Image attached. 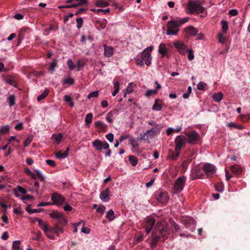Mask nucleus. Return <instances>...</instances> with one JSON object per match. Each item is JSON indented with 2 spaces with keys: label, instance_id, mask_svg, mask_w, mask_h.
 Masks as SVG:
<instances>
[{
  "label": "nucleus",
  "instance_id": "1",
  "mask_svg": "<svg viewBox=\"0 0 250 250\" xmlns=\"http://www.w3.org/2000/svg\"><path fill=\"white\" fill-rule=\"evenodd\" d=\"M168 228L166 222L162 221L157 224L152 232V240L150 245L155 246L158 242H163L168 235Z\"/></svg>",
  "mask_w": 250,
  "mask_h": 250
},
{
  "label": "nucleus",
  "instance_id": "2",
  "mask_svg": "<svg viewBox=\"0 0 250 250\" xmlns=\"http://www.w3.org/2000/svg\"><path fill=\"white\" fill-rule=\"evenodd\" d=\"M175 150L174 152L172 151L170 154V159L176 160L179 156L181 149L184 147L187 141V138L184 135H178L175 139Z\"/></svg>",
  "mask_w": 250,
  "mask_h": 250
},
{
  "label": "nucleus",
  "instance_id": "3",
  "mask_svg": "<svg viewBox=\"0 0 250 250\" xmlns=\"http://www.w3.org/2000/svg\"><path fill=\"white\" fill-rule=\"evenodd\" d=\"M186 12L189 15L202 13L204 11V8L201 5L199 0L189 1L185 8Z\"/></svg>",
  "mask_w": 250,
  "mask_h": 250
},
{
  "label": "nucleus",
  "instance_id": "4",
  "mask_svg": "<svg viewBox=\"0 0 250 250\" xmlns=\"http://www.w3.org/2000/svg\"><path fill=\"white\" fill-rule=\"evenodd\" d=\"M163 127L162 124L157 125V126L152 127L148 129L146 132L140 134V137L138 138L139 140H148L153 137L159 134Z\"/></svg>",
  "mask_w": 250,
  "mask_h": 250
},
{
  "label": "nucleus",
  "instance_id": "5",
  "mask_svg": "<svg viewBox=\"0 0 250 250\" xmlns=\"http://www.w3.org/2000/svg\"><path fill=\"white\" fill-rule=\"evenodd\" d=\"M167 30L166 34L167 35H176L179 32L180 26L176 21L170 20L167 23Z\"/></svg>",
  "mask_w": 250,
  "mask_h": 250
},
{
  "label": "nucleus",
  "instance_id": "6",
  "mask_svg": "<svg viewBox=\"0 0 250 250\" xmlns=\"http://www.w3.org/2000/svg\"><path fill=\"white\" fill-rule=\"evenodd\" d=\"M186 179L184 176L179 177L174 183L173 194L181 192L184 189Z\"/></svg>",
  "mask_w": 250,
  "mask_h": 250
},
{
  "label": "nucleus",
  "instance_id": "7",
  "mask_svg": "<svg viewBox=\"0 0 250 250\" xmlns=\"http://www.w3.org/2000/svg\"><path fill=\"white\" fill-rule=\"evenodd\" d=\"M187 141L190 144L195 145L200 141V135L195 130L186 134Z\"/></svg>",
  "mask_w": 250,
  "mask_h": 250
},
{
  "label": "nucleus",
  "instance_id": "8",
  "mask_svg": "<svg viewBox=\"0 0 250 250\" xmlns=\"http://www.w3.org/2000/svg\"><path fill=\"white\" fill-rule=\"evenodd\" d=\"M153 46H151L146 48L142 53L141 58L145 62V64L149 66L151 63L152 57L150 53L152 50Z\"/></svg>",
  "mask_w": 250,
  "mask_h": 250
},
{
  "label": "nucleus",
  "instance_id": "9",
  "mask_svg": "<svg viewBox=\"0 0 250 250\" xmlns=\"http://www.w3.org/2000/svg\"><path fill=\"white\" fill-rule=\"evenodd\" d=\"M92 146L98 151H101L102 149H107L109 147V144L106 142H102L99 139H96L93 141Z\"/></svg>",
  "mask_w": 250,
  "mask_h": 250
},
{
  "label": "nucleus",
  "instance_id": "10",
  "mask_svg": "<svg viewBox=\"0 0 250 250\" xmlns=\"http://www.w3.org/2000/svg\"><path fill=\"white\" fill-rule=\"evenodd\" d=\"M155 196L156 200L163 204L167 203L169 200V196L166 192L157 191L155 193Z\"/></svg>",
  "mask_w": 250,
  "mask_h": 250
},
{
  "label": "nucleus",
  "instance_id": "11",
  "mask_svg": "<svg viewBox=\"0 0 250 250\" xmlns=\"http://www.w3.org/2000/svg\"><path fill=\"white\" fill-rule=\"evenodd\" d=\"M51 200L52 201L53 205L60 206L62 205L65 201L64 198L60 194L58 193H54L51 196Z\"/></svg>",
  "mask_w": 250,
  "mask_h": 250
},
{
  "label": "nucleus",
  "instance_id": "12",
  "mask_svg": "<svg viewBox=\"0 0 250 250\" xmlns=\"http://www.w3.org/2000/svg\"><path fill=\"white\" fill-rule=\"evenodd\" d=\"M203 170L207 178H209L215 172L216 168L213 165L207 163L203 167Z\"/></svg>",
  "mask_w": 250,
  "mask_h": 250
},
{
  "label": "nucleus",
  "instance_id": "13",
  "mask_svg": "<svg viewBox=\"0 0 250 250\" xmlns=\"http://www.w3.org/2000/svg\"><path fill=\"white\" fill-rule=\"evenodd\" d=\"M174 46L182 55H185L188 49L187 46L183 43L180 42H176L173 43Z\"/></svg>",
  "mask_w": 250,
  "mask_h": 250
},
{
  "label": "nucleus",
  "instance_id": "14",
  "mask_svg": "<svg viewBox=\"0 0 250 250\" xmlns=\"http://www.w3.org/2000/svg\"><path fill=\"white\" fill-rule=\"evenodd\" d=\"M203 169L202 168H194L191 170V178L192 179H195L197 178H203L204 176L203 173Z\"/></svg>",
  "mask_w": 250,
  "mask_h": 250
},
{
  "label": "nucleus",
  "instance_id": "15",
  "mask_svg": "<svg viewBox=\"0 0 250 250\" xmlns=\"http://www.w3.org/2000/svg\"><path fill=\"white\" fill-rule=\"evenodd\" d=\"M184 31L187 36L191 37L195 36L198 33V30L192 26L186 27Z\"/></svg>",
  "mask_w": 250,
  "mask_h": 250
},
{
  "label": "nucleus",
  "instance_id": "16",
  "mask_svg": "<svg viewBox=\"0 0 250 250\" xmlns=\"http://www.w3.org/2000/svg\"><path fill=\"white\" fill-rule=\"evenodd\" d=\"M119 114V110L117 109H114L109 112L106 116V119L110 123L113 122V118L117 117Z\"/></svg>",
  "mask_w": 250,
  "mask_h": 250
},
{
  "label": "nucleus",
  "instance_id": "17",
  "mask_svg": "<svg viewBox=\"0 0 250 250\" xmlns=\"http://www.w3.org/2000/svg\"><path fill=\"white\" fill-rule=\"evenodd\" d=\"M110 189L108 188H106L104 190L102 191L100 194V198L103 202H108L110 198L109 197V193Z\"/></svg>",
  "mask_w": 250,
  "mask_h": 250
},
{
  "label": "nucleus",
  "instance_id": "18",
  "mask_svg": "<svg viewBox=\"0 0 250 250\" xmlns=\"http://www.w3.org/2000/svg\"><path fill=\"white\" fill-rule=\"evenodd\" d=\"M104 55L107 58L111 57L114 53V48L110 46H107L106 44L104 45Z\"/></svg>",
  "mask_w": 250,
  "mask_h": 250
},
{
  "label": "nucleus",
  "instance_id": "19",
  "mask_svg": "<svg viewBox=\"0 0 250 250\" xmlns=\"http://www.w3.org/2000/svg\"><path fill=\"white\" fill-rule=\"evenodd\" d=\"M62 214V213H61L57 210H54L52 212L49 213V216L52 219H56L58 220Z\"/></svg>",
  "mask_w": 250,
  "mask_h": 250
},
{
  "label": "nucleus",
  "instance_id": "20",
  "mask_svg": "<svg viewBox=\"0 0 250 250\" xmlns=\"http://www.w3.org/2000/svg\"><path fill=\"white\" fill-rule=\"evenodd\" d=\"M44 232L48 238L52 240L55 239L54 231L53 228H48Z\"/></svg>",
  "mask_w": 250,
  "mask_h": 250
},
{
  "label": "nucleus",
  "instance_id": "21",
  "mask_svg": "<svg viewBox=\"0 0 250 250\" xmlns=\"http://www.w3.org/2000/svg\"><path fill=\"white\" fill-rule=\"evenodd\" d=\"M231 170L234 173L237 175L240 174L242 171V167L238 165L231 166Z\"/></svg>",
  "mask_w": 250,
  "mask_h": 250
},
{
  "label": "nucleus",
  "instance_id": "22",
  "mask_svg": "<svg viewBox=\"0 0 250 250\" xmlns=\"http://www.w3.org/2000/svg\"><path fill=\"white\" fill-rule=\"evenodd\" d=\"M53 229L54 233H56L57 236H59L60 233H62L63 232V229L59 225L58 223L56 224Z\"/></svg>",
  "mask_w": 250,
  "mask_h": 250
},
{
  "label": "nucleus",
  "instance_id": "23",
  "mask_svg": "<svg viewBox=\"0 0 250 250\" xmlns=\"http://www.w3.org/2000/svg\"><path fill=\"white\" fill-rule=\"evenodd\" d=\"M223 97V95L221 92L215 93L212 96L213 100L216 102H220Z\"/></svg>",
  "mask_w": 250,
  "mask_h": 250
},
{
  "label": "nucleus",
  "instance_id": "24",
  "mask_svg": "<svg viewBox=\"0 0 250 250\" xmlns=\"http://www.w3.org/2000/svg\"><path fill=\"white\" fill-rule=\"evenodd\" d=\"M109 3L106 1L103 0H98L96 1L95 5L97 7H105L108 6Z\"/></svg>",
  "mask_w": 250,
  "mask_h": 250
},
{
  "label": "nucleus",
  "instance_id": "25",
  "mask_svg": "<svg viewBox=\"0 0 250 250\" xmlns=\"http://www.w3.org/2000/svg\"><path fill=\"white\" fill-rule=\"evenodd\" d=\"M15 96L13 94L10 95L7 99V101L10 107H12L15 104Z\"/></svg>",
  "mask_w": 250,
  "mask_h": 250
},
{
  "label": "nucleus",
  "instance_id": "26",
  "mask_svg": "<svg viewBox=\"0 0 250 250\" xmlns=\"http://www.w3.org/2000/svg\"><path fill=\"white\" fill-rule=\"evenodd\" d=\"M155 221L154 219L152 217L146 218V226L147 228L150 227V228H152L155 223Z\"/></svg>",
  "mask_w": 250,
  "mask_h": 250
},
{
  "label": "nucleus",
  "instance_id": "27",
  "mask_svg": "<svg viewBox=\"0 0 250 250\" xmlns=\"http://www.w3.org/2000/svg\"><path fill=\"white\" fill-rule=\"evenodd\" d=\"M158 99H156L155 100V103L152 106V110L157 111L161 110L162 108V104L158 103Z\"/></svg>",
  "mask_w": 250,
  "mask_h": 250
},
{
  "label": "nucleus",
  "instance_id": "28",
  "mask_svg": "<svg viewBox=\"0 0 250 250\" xmlns=\"http://www.w3.org/2000/svg\"><path fill=\"white\" fill-rule=\"evenodd\" d=\"M57 65V60L54 59L53 61L50 63V66L48 68L49 72L52 74L55 71V67Z\"/></svg>",
  "mask_w": 250,
  "mask_h": 250
},
{
  "label": "nucleus",
  "instance_id": "29",
  "mask_svg": "<svg viewBox=\"0 0 250 250\" xmlns=\"http://www.w3.org/2000/svg\"><path fill=\"white\" fill-rule=\"evenodd\" d=\"M197 87L199 90L205 91L208 89V85L204 82H200L198 83Z\"/></svg>",
  "mask_w": 250,
  "mask_h": 250
},
{
  "label": "nucleus",
  "instance_id": "30",
  "mask_svg": "<svg viewBox=\"0 0 250 250\" xmlns=\"http://www.w3.org/2000/svg\"><path fill=\"white\" fill-rule=\"evenodd\" d=\"M82 3H72L71 4H67L64 5L59 6L58 8H75L79 6H81Z\"/></svg>",
  "mask_w": 250,
  "mask_h": 250
},
{
  "label": "nucleus",
  "instance_id": "31",
  "mask_svg": "<svg viewBox=\"0 0 250 250\" xmlns=\"http://www.w3.org/2000/svg\"><path fill=\"white\" fill-rule=\"evenodd\" d=\"M93 117V114L91 113H89L86 115L84 121L88 126H89L90 124L92 123Z\"/></svg>",
  "mask_w": 250,
  "mask_h": 250
},
{
  "label": "nucleus",
  "instance_id": "32",
  "mask_svg": "<svg viewBox=\"0 0 250 250\" xmlns=\"http://www.w3.org/2000/svg\"><path fill=\"white\" fill-rule=\"evenodd\" d=\"M21 242L19 240H15L13 242L12 249L13 250H22L20 247Z\"/></svg>",
  "mask_w": 250,
  "mask_h": 250
},
{
  "label": "nucleus",
  "instance_id": "33",
  "mask_svg": "<svg viewBox=\"0 0 250 250\" xmlns=\"http://www.w3.org/2000/svg\"><path fill=\"white\" fill-rule=\"evenodd\" d=\"M10 128L9 125L2 126L0 128V135L8 133Z\"/></svg>",
  "mask_w": 250,
  "mask_h": 250
},
{
  "label": "nucleus",
  "instance_id": "34",
  "mask_svg": "<svg viewBox=\"0 0 250 250\" xmlns=\"http://www.w3.org/2000/svg\"><path fill=\"white\" fill-rule=\"evenodd\" d=\"M222 25V30L224 33L227 32L229 29V23L227 21H222L221 22Z\"/></svg>",
  "mask_w": 250,
  "mask_h": 250
},
{
  "label": "nucleus",
  "instance_id": "35",
  "mask_svg": "<svg viewBox=\"0 0 250 250\" xmlns=\"http://www.w3.org/2000/svg\"><path fill=\"white\" fill-rule=\"evenodd\" d=\"M37 221L39 223L40 227L43 230V231H45L47 229L49 228L47 225L46 223H43L41 219H37Z\"/></svg>",
  "mask_w": 250,
  "mask_h": 250
},
{
  "label": "nucleus",
  "instance_id": "36",
  "mask_svg": "<svg viewBox=\"0 0 250 250\" xmlns=\"http://www.w3.org/2000/svg\"><path fill=\"white\" fill-rule=\"evenodd\" d=\"M106 217L109 221H112L114 219V218H115L114 213L112 209H110L107 212Z\"/></svg>",
  "mask_w": 250,
  "mask_h": 250
},
{
  "label": "nucleus",
  "instance_id": "37",
  "mask_svg": "<svg viewBox=\"0 0 250 250\" xmlns=\"http://www.w3.org/2000/svg\"><path fill=\"white\" fill-rule=\"evenodd\" d=\"M167 51V48L164 43H161L159 46V52L164 56Z\"/></svg>",
  "mask_w": 250,
  "mask_h": 250
},
{
  "label": "nucleus",
  "instance_id": "38",
  "mask_svg": "<svg viewBox=\"0 0 250 250\" xmlns=\"http://www.w3.org/2000/svg\"><path fill=\"white\" fill-rule=\"evenodd\" d=\"M95 126L96 128H99L101 129H104L106 127V125L100 121H97L95 123Z\"/></svg>",
  "mask_w": 250,
  "mask_h": 250
},
{
  "label": "nucleus",
  "instance_id": "39",
  "mask_svg": "<svg viewBox=\"0 0 250 250\" xmlns=\"http://www.w3.org/2000/svg\"><path fill=\"white\" fill-rule=\"evenodd\" d=\"M181 129H182L181 126H179L175 128H173L172 127H169L167 128V135H169L171 134V132H170V130H172V131H173V132H179L181 130Z\"/></svg>",
  "mask_w": 250,
  "mask_h": 250
},
{
  "label": "nucleus",
  "instance_id": "40",
  "mask_svg": "<svg viewBox=\"0 0 250 250\" xmlns=\"http://www.w3.org/2000/svg\"><path fill=\"white\" fill-rule=\"evenodd\" d=\"M63 99L65 102L69 103L71 107H73L74 106L70 96L65 95L63 97Z\"/></svg>",
  "mask_w": 250,
  "mask_h": 250
},
{
  "label": "nucleus",
  "instance_id": "41",
  "mask_svg": "<svg viewBox=\"0 0 250 250\" xmlns=\"http://www.w3.org/2000/svg\"><path fill=\"white\" fill-rule=\"evenodd\" d=\"M129 161L133 166H135L138 163V159L134 156H130L129 157Z\"/></svg>",
  "mask_w": 250,
  "mask_h": 250
},
{
  "label": "nucleus",
  "instance_id": "42",
  "mask_svg": "<svg viewBox=\"0 0 250 250\" xmlns=\"http://www.w3.org/2000/svg\"><path fill=\"white\" fill-rule=\"evenodd\" d=\"M133 83H130L128 84V86L125 89V92L124 93V97H125L126 94H129L133 92Z\"/></svg>",
  "mask_w": 250,
  "mask_h": 250
},
{
  "label": "nucleus",
  "instance_id": "43",
  "mask_svg": "<svg viewBox=\"0 0 250 250\" xmlns=\"http://www.w3.org/2000/svg\"><path fill=\"white\" fill-rule=\"evenodd\" d=\"M48 92H49V90L48 89L44 90V91L42 94H41L38 96L37 100L38 101H40L41 100L44 99L48 95Z\"/></svg>",
  "mask_w": 250,
  "mask_h": 250
},
{
  "label": "nucleus",
  "instance_id": "44",
  "mask_svg": "<svg viewBox=\"0 0 250 250\" xmlns=\"http://www.w3.org/2000/svg\"><path fill=\"white\" fill-rule=\"evenodd\" d=\"M56 157L58 159H64L67 157L66 153H62V151H58L56 153Z\"/></svg>",
  "mask_w": 250,
  "mask_h": 250
},
{
  "label": "nucleus",
  "instance_id": "45",
  "mask_svg": "<svg viewBox=\"0 0 250 250\" xmlns=\"http://www.w3.org/2000/svg\"><path fill=\"white\" fill-rule=\"evenodd\" d=\"M33 140V136L32 135H29L24 142L23 145L24 147H27L32 142Z\"/></svg>",
  "mask_w": 250,
  "mask_h": 250
},
{
  "label": "nucleus",
  "instance_id": "46",
  "mask_svg": "<svg viewBox=\"0 0 250 250\" xmlns=\"http://www.w3.org/2000/svg\"><path fill=\"white\" fill-rule=\"evenodd\" d=\"M188 52V58L189 61H191L194 60V55L193 50L191 49H188L187 51V52Z\"/></svg>",
  "mask_w": 250,
  "mask_h": 250
},
{
  "label": "nucleus",
  "instance_id": "47",
  "mask_svg": "<svg viewBox=\"0 0 250 250\" xmlns=\"http://www.w3.org/2000/svg\"><path fill=\"white\" fill-rule=\"evenodd\" d=\"M157 91L156 89H148L145 94L146 97H150L153 95L156 94Z\"/></svg>",
  "mask_w": 250,
  "mask_h": 250
},
{
  "label": "nucleus",
  "instance_id": "48",
  "mask_svg": "<svg viewBox=\"0 0 250 250\" xmlns=\"http://www.w3.org/2000/svg\"><path fill=\"white\" fill-rule=\"evenodd\" d=\"M81 222H82L83 226L81 229V231L85 234H89L90 232V229L88 228L84 227L85 225V222L84 221H81Z\"/></svg>",
  "mask_w": 250,
  "mask_h": 250
},
{
  "label": "nucleus",
  "instance_id": "49",
  "mask_svg": "<svg viewBox=\"0 0 250 250\" xmlns=\"http://www.w3.org/2000/svg\"><path fill=\"white\" fill-rule=\"evenodd\" d=\"M59 223L62 225L65 226L68 223V221L63 216V214L62 215L61 217L58 220Z\"/></svg>",
  "mask_w": 250,
  "mask_h": 250
},
{
  "label": "nucleus",
  "instance_id": "50",
  "mask_svg": "<svg viewBox=\"0 0 250 250\" xmlns=\"http://www.w3.org/2000/svg\"><path fill=\"white\" fill-rule=\"evenodd\" d=\"M96 210L97 212L103 214L105 210V207L103 205H100L97 207Z\"/></svg>",
  "mask_w": 250,
  "mask_h": 250
},
{
  "label": "nucleus",
  "instance_id": "51",
  "mask_svg": "<svg viewBox=\"0 0 250 250\" xmlns=\"http://www.w3.org/2000/svg\"><path fill=\"white\" fill-rule=\"evenodd\" d=\"M52 138L59 143L62 139V135L61 134H53Z\"/></svg>",
  "mask_w": 250,
  "mask_h": 250
},
{
  "label": "nucleus",
  "instance_id": "52",
  "mask_svg": "<svg viewBox=\"0 0 250 250\" xmlns=\"http://www.w3.org/2000/svg\"><path fill=\"white\" fill-rule=\"evenodd\" d=\"M189 20V18L188 17H185V18H184L181 20H176V21L178 23L179 25L180 26L181 25H182V24L186 23L187 22H188Z\"/></svg>",
  "mask_w": 250,
  "mask_h": 250
},
{
  "label": "nucleus",
  "instance_id": "53",
  "mask_svg": "<svg viewBox=\"0 0 250 250\" xmlns=\"http://www.w3.org/2000/svg\"><path fill=\"white\" fill-rule=\"evenodd\" d=\"M99 95V91H94L93 92H91L87 96V98L90 99L92 98H96Z\"/></svg>",
  "mask_w": 250,
  "mask_h": 250
},
{
  "label": "nucleus",
  "instance_id": "54",
  "mask_svg": "<svg viewBox=\"0 0 250 250\" xmlns=\"http://www.w3.org/2000/svg\"><path fill=\"white\" fill-rule=\"evenodd\" d=\"M67 64L70 70H73L75 69V66L71 59H69L67 60Z\"/></svg>",
  "mask_w": 250,
  "mask_h": 250
},
{
  "label": "nucleus",
  "instance_id": "55",
  "mask_svg": "<svg viewBox=\"0 0 250 250\" xmlns=\"http://www.w3.org/2000/svg\"><path fill=\"white\" fill-rule=\"evenodd\" d=\"M15 189L18 192H21L22 194H25L27 193V190L21 186H18Z\"/></svg>",
  "mask_w": 250,
  "mask_h": 250
},
{
  "label": "nucleus",
  "instance_id": "56",
  "mask_svg": "<svg viewBox=\"0 0 250 250\" xmlns=\"http://www.w3.org/2000/svg\"><path fill=\"white\" fill-rule=\"evenodd\" d=\"M76 22H77V27L78 29H80L83 25V21L82 18H77L76 19Z\"/></svg>",
  "mask_w": 250,
  "mask_h": 250
},
{
  "label": "nucleus",
  "instance_id": "57",
  "mask_svg": "<svg viewBox=\"0 0 250 250\" xmlns=\"http://www.w3.org/2000/svg\"><path fill=\"white\" fill-rule=\"evenodd\" d=\"M75 1H80L78 3H82V5L86 4L88 3L87 0H68L66 1V3H71Z\"/></svg>",
  "mask_w": 250,
  "mask_h": 250
},
{
  "label": "nucleus",
  "instance_id": "58",
  "mask_svg": "<svg viewBox=\"0 0 250 250\" xmlns=\"http://www.w3.org/2000/svg\"><path fill=\"white\" fill-rule=\"evenodd\" d=\"M35 171L36 172V173L37 174V175L39 177V178L40 179V180L42 181H44L45 178H44V176L41 173V171L40 170L37 169H36L35 170Z\"/></svg>",
  "mask_w": 250,
  "mask_h": 250
},
{
  "label": "nucleus",
  "instance_id": "59",
  "mask_svg": "<svg viewBox=\"0 0 250 250\" xmlns=\"http://www.w3.org/2000/svg\"><path fill=\"white\" fill-rule=\"evenodd\" d=\"M106 139L110 143L114 140V135L112 133H109L105 135Z\"/></svg>",
  "mask_w": 250,
  "mask_h": 250
},
{
  "label": "nucleus",
  "instance_id": "60",
  "mask_svg": "<svg viewBox=\"0 0 250 250\" xmlns=\"http://www.w3.org/2000/svg\"><path fill=\"white\" fill-rule=\"evenodd\" d=\"M74 83V80L70 77H68L64 80L63 83L73 84Z\"/></svg>",
  "mask_w": 250,
  "mask_h": 250
},
{
  "label": "nucleus",
  "instance_id": "61",
  "mask_svg": "<svg viewBox=\"0 0 250 250\" xmlns=\"http://www.w3.org/2000/svg\"><path fill=\"white\" fill-rule=\"evenodd\" d=\"M238 10L236 9H232L229 11V14L231 16H235L238 14Z\"/></svg>",
  "mask_w": 250,
  "mask_h": 250
},
{
  "label": "nucleus",
  "instance_id": "62",
  "mask_svg": "<svg viewBox=\"0 0 250 250\" xmlns=\"http://www.w3.org/2000/svg\"><path fill=\"white\" fill-rule=\"evenodd\" d=\"M136 64L137 65L143 66L144 64V61L142 59L135 58Z\"/></svg>",
  "mask_w": 250,
  "mask_h": 250
},
{
  "label": "nucleus",
  "instance_id": "63",
  "mask_svg": "<svg viewBox=\"0 0 250 250\" xmlns=\"http://www.w3.org/2000/svg\"><path fill=\"white\" fill-rule=\"evenodd\" d=\"M218 41L220 43H223L225 41V38L223 37L222 33H219L218 35Z\"/></svg>",
  "mask_w": 250,
  "mask_h": 250
},
{
  "label": "nucleus",
  "instance_id": "64",
  "mask_svg": "<svg viewBox=\"0 0 250 250\" xmlns=\"http://www.w3.org/2000/svg\"><path fill=\"white\" fill-rule=\"evenodd\" d=\"M33 199V197L32 195H26L22 196L21 198V200L23 201H24L25 200H32Z\"/></svg>",
  "mask_w": 250,
  "mask_h": 250
}]
</instances>
